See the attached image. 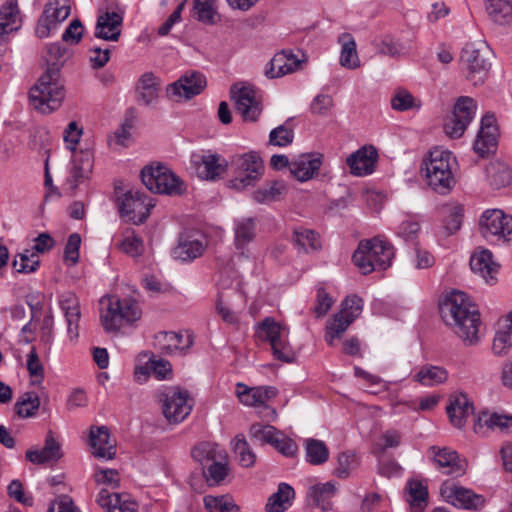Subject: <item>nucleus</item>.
I'll use <instances>...</instances> for the list:
<instances>
[{
	"label": "nucleus",
	"mask_w": 512,
	"mask_h": 512,
	"mask_svg": "<svg viewBox=\"0 0 512 512\" xmlns=\"http://www.w3.org/2000/svg\"><path fill=\"white\" fill-rule=\"evenodd\" d=\"M47 54V69L29 92L31 104L43 114L56 110L64 99L65 89L60 71L67 59L68 51L57 42L47 46Z\"/></svg>",
	"instance_id": "nucleus-1"
},
{
	"label": "nucleus",
	"mask_w": 512,
	"mask_h": 512,
	"mask_svg": "<svg viewBox=\"0 0 512 512\" xmlns=\"http://www.w3.org/2000/svg\"><path fill=\"white\" fill-rule=\"evenodd\" d=\"M439 310L445 324L450 326L466 345L472 346L479 341L480 313L466 293L452 291L446 295Z\"/></svg>",
	"instance_id": "nucleus-2"
},
{
	"label": "nucleus",
	"mask_w": 512,
	"mask_h": 512,
	"mask_svg": "<svg viewBox=\"0 0 512 512\" xmlns=\"http://www.w3.org/2000/svg\"><path fill=\"white\" fill-rule=\"evenodd\" d=\"M455 164L456 158L450 151L436 147L424 157L420 170L430 188L437 193L446 194L456 183L453 174Z\"/></svg>",
	"instance_id": "nucleus-3"
},
{
	"label": "nucleus",
	"mask_w": 512,
	"mask_h": 512,
	"mask_svg": "<svg viewBox=\"0 0 512 512\" xmlns=\"http://www.w3.org/2000/svg\"><path fill=\"white\" fill-rule=\"evenodd\" d=\"M492 51L484 41L466 43L460 60L466 70V78L473 85L484 83L491 68Z\"/></svg>",
	"instance_id": "nucleus-4"
},
{
	"label": "nucleus",
	"mask_w": 512,
	"mask_h": 512,
	"mask_svg": "<svg viewBox=\"0 0 512 512\" xmlns=\"http://www.w3.org/2000/svg\"><path fill=\"white\" fill-rule=\"evenodd\" d=\"M229 166L233 172V178L227 182V185L236 190L255 185L264 172L263 161L256 152L233 156Z\"/></svg>",
	"instance_id": "nucleus-5"
},
{
	"label": "nucleus",
	"mask_w": 512,
	"mask_h": 512,
	"mask_svg": "<svg viewBox=\"0 0 512 512\" xmlns=\"http://www.w3.org/2000/svg\"><path fill=\"white\" fill-rule=\"evenodd\" d=\"M142 183L154 193L179 196L186 191L184 181L166 166H147L141 171Z\"/></svg>",
	"instance_id": "nucleus-6"
},
{
	"label": "nucleus",
	"mask_w": 512,
	"mask_h": 512,
	"mask_svg": "<svg viewBox=\"0 0 512 512\" xmlns=\"http://www.w3.org/2000/svg\"><path fill=\"white\" fill-rule=\"evenodd\" d=\"M287 336L286 328L272 317L264 318L256 329V337L270 343L273 355L277 360L291 363L294 361L295 355Z\"/></svg>",
	"instance_id": "nucleus-7"
},
{
	"label": "nucleus",
	"mask_w": 512,
	"mask_h": 512,
	"mask_svg": "<svg viewBox=\"0 0 512 512\" xmlns=\"http://www.w3.org/2000/svg\"><path fill=\"white\" fill-rule=\"evenodd\" d=\"M141 317L138 303L132 298L109 297L106 312L100 316L101 323L107 332L118 331L124 322L131 323Z\"/></svg>",
	"instance_id": "nucleus-8"
},
{
	"label": "nucleus",
	"mask_w": 512,
	"mask_h": 512,
	"mask_svg": "<svg viewBox=\"0 0 512 512\" xmlns=\"http://www.w3.org/2000/svg\"><path fill=\"white\" fill-rule=\"evenodd\" d=\"M363 308V300L358 295L352 294L345 298L342 308L334 314L326 323L325 341L329 346L335 345V340L340 339L348 327L354 322Z\"/></svg>",
	"instance_id": "nucleus-9"
},
{
	"label": "nucleus",
	"mask_w": 512,
	"mask_h": 512,
	"mask_svg": "<svg viewBox=\"0 0 512 512\" xmlns=\"http://www.w3.org/2000/svg\"><path fill=\"white\" fill-rule=\"evenodd\" d=\"M479 231L488 241L512 244V216L500 209L483 212L479 220Z\"/></svg>",
	"instance_id": "nucleus-10"
},
{
	"label": "nucleus",
	"mask_w": 512,
	"mask_h": 512,
	"mask_svg": "<svg viewBox=\"0 0 512 512\" xmlns=\"http://www.w3.org/2000/svg\"><path fill=\"white\" fill-rule=\"evenodd\" d=\"M230 97L235 101L236 110L245 121L255 122L262 112L261 97L253 86L235 83L230 88Z\"/></svg>",
	"instance_id": "nucleus-11"
},
{
	"label": "nucleus",
	"mask_w": 512,
	"mask_h": 512,
	"mask_svg": "<svg viewBox=\"0 0 512 512\" xmlns=\"http://www.w3.org/2000/svg\"><path fill=\"white\" fill-rule=\"evenodd\" d=\"M477 109L476 101L469 96L457 99L452 116L444 123L445 133L450 138H460L474 119Z\"/></svg>",
	"instance_id": "nucleus-12"
},
{
	"label": "nucleus",
	"mask_w": 512,
	"mask_h": 512,
	"mask_svg": "<svg viewBox=\"0 0 512 512\" xmlns=\"http://www.w3.org/2000/svg\"><path fill=\"white\" fill-rule=\"evenodd\" d=\"M154 205L146 202L144 193L138 190H129L118 198V208L122 216H127L134 224H142L150 215Z\"/></svg>",
	"instance_id": "nucleus-13"
},
{
	"label": "nucleus",
	"mask_w": 512,
	"mask_h": 512,
	"mask_svg": "<svg viewBox=\"0 0 512 512\" xmlns=\"http://www.w3.org/2000/svg\"><path fill=\"white\" fill-rule=\"evenodd\" d=\"M71 7L69 0H49L39 17L36 25V34L39 38L49 36L51 30L68 18Z\"/></svg>",
	"instance_id": "nucleus-14"
},
{
	"label": "nucleus",
	"mask_w": 512,
	"mask_h": 512,
	"mask_svg": "<svg viewBox=\"0 0 512 512\" xmlns=\"http://www.w3.org/2000/svg\"><path fill=\"white\" fill-rule=\"evenodd\" d=\"M191 164L201 179L211 181L220 179L229 167V162L224 157L210 151L193 153Z\"/></svg>",
	"instance_id": "nucleus-15"
},
{
	"label": "nucleus",
	"mask_w": 512,
	"mask_h": 512,
	"mask_svg": "<svg viewBox=\"0 0 512 512\" xmlns=\"http://www.w3.org/2000/svg\"><path fill=\"white\" fill-rule=\"evenodd\" d=\"M188 398V392L178 387L170 388L164 394L162 410L169 423H180L190 414L192 404L188 402Z\"/></svg>",
	"instance_id": "nucleus-16"
},
{
	"label": "nucleus",
	"mask_w": 512,
	"mask_h": 512,
	"mask_svg": "<svg viewBox=\"0 0 512 512\" xmlns=\"http://www.w3.org/2000/svg\"><path fill=\"white\" fill-rule=\"evenodd\" d=\"M205 76L198 71H188L177 81L169 84L166 88L167 96L173 100L181 98L191 99L199 95L206 87Z\"/></svg>",
	"instance_id": "nucleus-17"
},
{
	"label": "nucleus",
	"mask_w": 512,
	"mask_h": 512,
	"mask_svg": "<svg viewBox=\"0 0 512 512\" xmlns=\"http://www.w3.org/2000/svg\"><path fill=\"white\" fill-rule=\"evenodd\" d=\"M207 248V242L203 235L187 231L180 234L177 246L173 249L172 255L175 259L182 261H193L202 256Z\"/></svg>",
	"instance_id": "nucleus-18"
},
{
	"label": "nucleus",
	"mask_w": 512,
	"mask_h": 512,
	"mask_svg": "<svg viewBox=\"0 0 512 512\" xmlns=\"http://www.w3.org/2000/svg\"><path fill=\"white\" fill-rule=\"evenodd\" d=\"M236 394L239 401L244 405L261 407L264 410H270L273 416L276 415L275 409L267 405V402L278 394V390L275 387L259 386L249 388L242 383H238Z\"/></svg>",
	"instance_id": "nucleus-19"
},
{
	"label": "nucleus",
	"mask_w": 512,
	"mask_h": 512,
	"mask_svg": "<svg viewBox=\"0 0 512 512\" xmlns=\"http://www.w3.org/2000/svg\"><path fill=\"white\" fill-rule=\"evenodd\" d=\"M441 494L454 506L464 509L478 510L484 506L485 499L482 495L475 494L472 490L445 483L441 487Z\"/></svg>",
	"instance_id": "nucleus-20"
},
{
	"label": "nucleus",
	"mask_w": 512,
	"mask_h": 512,
	"mask_svg": "<svg viewBox=\"0 0 512 512\" xmlns=\"http://www.w3.org/2000/svg\"><path fill=\"white\" fill-rule=\"evenodd\" d=\"M378 159V152L372 145H366L350 154L346 164L354 176H365L372 174Z\"/></svg>",
	"instance_id": "nucleus-21"
},
{
	"label": "nucleus",
	"mask_w": 512,
	"mask_h": 512,
	"mask_svg": "<svg viewBox=\"0 0 512 512\" xmlns=\"http://www.w3.org/2000/svg\"><path fill=\"white\" fill-rule=\"evenodd\" d=\"M433 454V461L443 473L453 476H461L466 471L465 460L460 459L458 453L450 448H438L432 446L429 449Z\"/></svg>",
	"instance_id": "nucleus-22"
},
{
	"label": "nucleus",
	"mask_w": 512,
	"mask_h": 512,
	"mask_svg": "<svg viewBox=\"0 0 512 512\" xmlns=\"http://www.w3.org/2000/svg\"><path fill=\"white\" fill-rule=\"evenodd\" d=\"M96 503L106 512H136L137 504L124 493L112 492L102 488L97 496Z\"/></svg>",
	"instance_id": "nucleus-23"
},
{
	"label": "nucleus",
	"mask_w": 512,
	"mask_h": 512,
	"mask_svg": "<svg viewBox=\"0 0 512 512\" xmlns=\"http://www.w3.org/2000/svg\"><path fill=\"white\" fill-rule=\"evenodd\" d=\"M93 163V153L90 150L74 152L70 177L67 178V183L72 190H75L80 183L90 177Z\"/></svg>",
	"instance_id": "nucleus-24"
},
{
	"label": "nucleus",
	"mask_w": 512,
	"mask_h": 512,
	"mask_svg": "<svg viewBox=\"0 0 512 512\" xmlns=\"http://www.w3.org/2000/svg\"><path fill=\"white\" fill-rule=\"evenodd\" d=\"M301 61L291 52L283 50L276 53L265 68V76L269 79L279 78L295 72Z\"/></svg>",
	"instance_id": "nucleus-25"
},
{
	"label": "nucleus",
	"mask_w": 512,
	"mask_h": 512,
	"mask_svg": "<svg viewBox=\"0 0 512 512\" xmlns=\"http://www.w3.org/2000/svg\"><path fill=\"white\" fill-rule=\"evenodd\" d=\"M60 307L66 319L68 337L71 341H74L79 336L81 317L79 299L71 292L65 293L60 298Z\"/></svg>",
	"instance_id": "nucleus-26"
},
{
	"label": "nucleus",
	"mask_w": 512,
	"mask_h": 512,
	"mask_svg": "<svg viewBox=\"0 0 512 512\" xmlns=\"http://www.w3.org/2000/svg\"><path fill=\"white\" fill-rule=\"evenodd\" d=\"M63 456L61 445L54 437L52 431H48L45 438V445L41 450H27L25 457L27 461L41 465L49 462H57Z\"/></svg>",
	"instance_id": "nucleus-27"
},
{
	"label": "nucleus",
	"mask_w": 512,
	"mask_h": 512,
	"mask_svg": "<svg viewBox=\"0 0 512 512\" xmlns=\"http://www.w3.org/2000/svg\"><path fill=\"white\" fill-rule=\"evenodd\" d=\"M123 17L117 12H105L98 16L95 37L106 41H117L121 35Z\"/></svg>",
	"instance_id": "nucleus-28"
},
{
	"label": "nucleus",
	"mask_w": 512,
	"mask_h": 512,
	"mask_svg": "<svg viewBox=\"0 0 512 512\" xmlns=\"http://www.w3.org/2000/svg\"><path fill=\"white\" fill-rule=\"evenodd\" d=\"M322 165V156L314 154H302L291 161L290 173L299 181L311 179Z\"/></svg>",
	"instance_id": "nucleus-29"
},
{
	"label": "nucleus",
	"mask_w": 512,
	"mask_h": 512,
	"mask_svg": "<svg viewBox=\"0 0 512 512\" xmlns=\"http://www.w3.org/2000/svg\"><path fill=\"white\" fill-rule=\"evenodd\" d=\"M160 84V79L153 72L142 74L135 86L138 104L149 106L154 103L159 96Z\"/></svg>",
	"instance_id": "nucleus-30"
},
{
	"label": "nucleus",
	"mask_w": 512,
	"mask_h": 512,
	"mask_svg": "<svg viewBox=\"0 0 512 512\" xmlns=\"http://www.w3.org/2000/svg\"><path fill=\"white\" fill-rule=\"evenodd\" d=\"M256 236V224L253 218H242L234 222V246L240 255L248 258V245Z\"/></svg>",
	"instance_id": "nucleus-31"
},
{
	"label": "nucleus",
	"mask_w": 512,
	"mask_h": 512,
	"mask_svg": "<svg viewBox=\"0 0 512 512\" xmlns=\"http://www.w3.org/2000/svg\"><path fill=\"white\" fill-rule=\"evenodd\" d=\"M470 267L473 272L481 275L486 282L493 284L495 274L498 272L499 265L493 261V254L488 249H482L474 253L470 259Z\"/></svg>",
	"instance_id": "nucleus-32"
},
{
	"label": "nucleus",
	"mask_w": 512,
	"mask_h": 512,
	"mask_svg": "<svg viewBox=\"0 0 512 512\" xmlns=\"http://www.w3.org/2000/svg\"><path fill=\"white\" fill-rule=\"evenodd\" d=\"M446 411L452 425L462 428L466 419L473 414L474 407L465 394H459L450 399Z\"/></svg>",
	"instance_id": "nucleus-33"
},
{
	"label": "nucleus",
	"mask_w": 512,
	"mask_h": 512,
	"mask_svg": "<svg viewBox=\"0 0 512 512\" xmlns=\"http://www.w3.org/2000/svg\"><path fill=\"white\" fill-rule=\"evenodd\" d=\"M336 487L332 482L316 484L309 488L307 499L310 504L320 508L322 511L332 509V498L335 496Z\"/></svg>",
	"instance_id": "nucleus-34"
},
{
	"label": "nucleus",
	"mask_w": 512,
	"mask_h": 512,
	"mask_svg": "<svg viewBox=\"0 0 512 512\" xmlns=\"http://www.w3.org/2000/svg\"><path fill=\"white\" fill-rule=\"evenodd\" d=\"M90 445L93 448V454L98 458L113 459L116 450L110 443V435L107 427L100 426L96 430L91 429Z\"/></svg>",
	"instance_id": "nucleus-35"
},
{
	"label": "nucleus",
	"mask_w": 512,
	"mask_h": 512,
	"mask_svg": "<svg viewBox=\"0 0 512 512\" xmlns=\"http://www.w3.org/2000/svg\"><path fill=\"white\" fill-rule=\"evenodd\" d=\"M21 26L20 11L17 0H9L0 9V42L4 36Z\"/></svg>",
	"instance_id": "nucleus-36"
},
{
	"label": "nucleus",
	"mask_w": 512,
	"mask_h": 512,
	"mask_svg": "<svg viewBox=\"0 0 512 512\" xmlns=\"http://www.w3.org/2000/svg\"><path fill=\"white\" fill-rule=\"evenodd\" d=\"M155 342L161 353L167 355H172L179 350L183 351L189 348L193 343L190 336H187L185 345H182L183 335L181 333L172 331L159 332L155 336Z\"/></svg>",
	"instance_id": "nucleus-37"
},
{
	"label": "nucleus",
	"mask_w": 512,
	"mask_h": 512,
	"mask_svg": "<svg viewBox=\"0 0 512 512\" xmlns=\"http://www.w3.org/2000/svg\"><path fill=\"white\" fill-rule=\"evenodd\" d=\"M484 426L491 430L498 429L501 432H509L512 430V416L483 412L474 424L475 433L484 434Z\"/></svg>",
	"instance_id": "nucleus-38"
},
{
	"label": "nucleus",
	"mask_w": 512,
	"mask_h": 512,
	"mask_svg": "<svg viewBox=\"0 0 512 512\" xmlns=\"http://www.w3.org/2000/svg\"><path fill=\"white\" fill-rule=\"evenodd\" d=\"M191 456L203 469L217 459H226L225 451L220 449L218 444L211 442H201L195 445Z\"/></svg>",
	"instance_id": "nucleus-39"
},
{
	"label": "nucleus",
	"mask_w": 512,
	"mask_h": 512,
	"mask_svg": "<svg viewBox=\"0 0 512 512\" xmlns=\"http://www.w3.org/2000/svg\"><path fill=\"white\" fill-rule=\"evenodd\" d=\"M363 241L364 243H369V253L370 256L373 257L376 265L382 269H386L388 266H390L391 260L394 256V248L389 242L379 237H374L371 240Z\"/></svg>",
	"instance_id": "nucleus-40"
},
{
	"label": "nucleus",
	"mask_w": 512,
	"mask_h": 512,
	"mask_svg": "<svg viewBox=\"0 0 512 512\" xmlns=\"http://www.w3.org/2000/svg\"><path fill=\"white\" fill-rule=\"evenodd\" d=\"M489 18L498 25H512V0H486Z\"/></svg>",
	"instance_id": "nucleus-41"
},
{
	"label": "nucleus",
	"mask_w": 512,
	"mask_h": 512,
	"mask_svg": "<svg viewBox=\"0 0 512 512\" xmlns=\"http://www.w3.org/2000/svg\"><path fill=\"white\" fill-rule=\"evenodd\" d=\"M295 491L287 483H280L278 489L269 498L265 506L266 512H284L291 506Z\"/></svg>",
	"instance_id": "nucleus-42"
},
{
	"label": "nucleus",
	"mask_w": 512,
	"mask_h": 512,
	"mask_svg": "<svg viewBox=\"0 0 512 512\" xmlns=\"http://www.w3.org/2000/svg\"><path fill=\"white\" fill-rule=\"evenodd\" d=\"M292 241L299 252L310 253L320 249L321 245L315 231L306 228H295Z\"/></svg>",
	"instance_id": "nucleus-43"
},
{
	"label": "nucleus",
	"mask_w": 512,
	"mask_h": 512,
	"mask_svg": "<svg viewBox=\"0 0 512 512\" xmlns=\"http://www.w3.org/2000/svg\"><path fill=\"white\" fill-rule=\"evenodd\" d=\"M341 43L340 64L347 69H356L360 66V60L356 50V43L349 33L339 36Z\"/></svg>",
	"instance_id": "nucleus-44"
},
{
	"label": "nucleus",
	"mask_w": 512,
	"mask_h": 512,
	"mask_svg": "<svg viewBox=\"0 0 512 512\" xmlns=\"http://www.w3.org/2000/svg\"><path fill=\"white\" fill-rule=\"evenodd\" d=\"M448 378L447 371L439 366L424 365L415 374L414 380L423 386H434L444 383Z\"/></svg>",
	"instance_id": "nucleus-45"
},
{
	"label": "nucleus",
	"mask_w": 512,
	"mask_h": 512,
	"mask_svg": "<svg viewBox=\"0 0 512 512\" xmlns=\"http://www.w3.org/2000/svg\"><path fill=\"white\" fill-rule=\"evenodd\" d=\"M486 172L490 185L495 189L506 187L512 182V170L504 163H491Z\"/></svg>",
	"instance_id": "nucleus-46"
},
{
	"label": "nucleus",
	"mask_w": 512,
	"mask_h": 512,
	"mask_svg": "<svg viewBox=\"0 0 512 512\" xmlns=\"http://www.w3.org/2000/svg\"><path fill=\"white\" fill-rule=\"evenodd\" d=\"M498 128L495 130L488 128H480L477 139L474 143V151L481 157H486L494 152L497 146Z\"/></svg>",
	"instance_id": "nucleus-47"
},
{
	"label": "nucleus",
	"mask_w": 512,
	"mask_h": 512,
	"mask_svg": "<svg viewBox=\"0 0 512 512\" xmlns=\"http://www.w3.org/2000/svg\"><path fill=\"white\" fill-rule=\"evenodd\" d=\"M287 192V186L283 181H272L256 190L252 197L255 202L263 204L277 201Z\"/></svg>",
	"instance_id": "nucleus-48"
},
{
	"label": "nucleus",
	"mask_w": 512,
	"mask_h": 512,
	"mask_svg": "<svg viewBox=\"0 0 512 512\" xmlns=\"http://www.w3.org/2000/svg\"><path fill=\"white\" fill-rule=\"evenodd\" d=\"M40 407V398L36 392L23 393L15 403V412L21 418H30L36 415Z\"/></svg>",
	"instance_id": "nucleus-49"
},
{
	"label": "nucleus",
	"mask_w": 512,
	"mask_h": 512,
	"mask_svg": "<svg viewBox=\"0 0 512 512\" xmlns=\"http://www.w3.org/2000/svg\"><path fill=\"white\" fill-rule=\"evenodd\" d=\"M306 460L312 465H321L329 458V450L326 444L318 439L305 440Z\"/></svg>",
	"instance_id": "nucleus-50"
},
{
	"label": "nucleus",
	"mask_w": 512,
	"mask_h": 512,
	"mask_svg": "<svg viewBox=\"0 0 512 512\" xmlns=\"http://www.w3.org/2000/svg\"><path fill=\"white\" fill-rule=\"evenodd\" d=\"M230 468L226 459H217L203 469V475L209 486L220 485L228 476Z\"/></svg>",
	"instance_id": "nucleus-51"
},
{
	"label": "nucleus",
	"mask_w": 512,
	"mask_h": 512,
	"mask_svg": "<svg viewBox=\"0 0 512 512\" xmlns=\"http://www.w3.org/2000/svg\"><path fill=\"white\" fill-rule=\"evenodd\" d=\"M205 509L208 512H238L239 507L234 503L229 494L206 495L203 499Z\"/></svg>",
	"instance_id": "nucleus-52"
},
{
	"label": "nucleus",
	"mask_w": 512,
	"mask_h": 512,
	"mask_svg": "<svg viewBox=\"0 0 512 512\" xmlns=\"http://www.w3.org/2000/svg\"><path fill=\"white\" fill-rule=\"evenodd\" d=\"M249 434L251 440L260 445H273L277 436H281V433L274 426L262 425L260 423L252 424L249 430Z\"/></svg>",
	"instance_id": "nucleus-53"
},
{
	"label": "nucleus",
	"mask_w": 512,
	"mask_h": 512,
	"mask_svg": "<svg viewBox=\"0 0 512 512\" xmlns=\"http://www.w3.org/2000/svg\"><path fill=\"white\" fill-rule=\"evenodd\" d=\"M234 452L238 457L239 464L244 468L254 466L256 454L252 451L249 443L243 435H237L233 441Z\"/></svg>",
	"instance_id": "nucleus-54"
},
{
	"label": "nucleus",
	"mask_w": 512,
	"mask_h": 512,
	"mask_svg": "<svg viewBox=\"0 0 512 512\" xmlns=\"http://www.w3.org/2000/svg\"><path fill=\"white\" fill-rule=\"evenodd\" d=\"M368 244L369 243H364L363 240L360 241L352 256L353 263L364 275L371 273L376 265L373 257L370 256Z\"/></svg>",
	"instance_id": "nucleus-55"
},
{
	"label": "nucleus",
	"mask_w": 512,
	"mask_h": 512,
	"mask_svg": "<svg viewBox=\"0 0 512 512\" xmlns=\"http://www.w3.org/2000/svg\"><path fill=\"white\" fill-rule=\"evenodd\" d=\"M193 13L198 21L205 24H214L217 15L215 0H194Z\"/></svg>",
	"instance_id": "nucleus-56"
},
{
	"label": "nucleus",
	"mask_w": 512,
	"mask_h": 512,
	"mask_svg": "<svg viewBox=\"0 0 512 512\" xmlns=\"http://www.w3.org/2000/svg\"><path fill=\"white\" fill-rule=\"evenodd\" d=\"M19 260L14 259L12 262L13 268L18 273H32L37 270L40 265L39 256L32 250L26 249L20 253Z\"/></svg>",
	"instance_id": "nucleus-57"
},
{
	"label": "nucleus",
	"mask_w": 512,
	"mask_h": 512,
	"mask_svg": "<svg viewBox=\"0 0 512 512\" xmlns=\"http://www.w3.org/2000/svg\"><path fill=\"white\" fill-rule=\"evenodd\" d=\"M409 493V502L413 507H422L427 503L428 489L427 486L419 480H410L407 483Z\"/></svg>",
	"instance_id": "nucleus-58"
},
{
	"label": "nucleus",
	"mask_w": 512,
	"mask_h": 512,
	"mask_svg": "<svg viewBox=\"0 0 512 512\" xmlns=\"http://www.w3.org/2000/svg\"><path fill=\"white\" fill-rule=\"evenodd\" d=\"M391 106L397 111H407L420 108L421 102L407 90H399L392 97Z\"/></svg>",
	"instance_id": "nucleus-59"
},
{
	"label": "nucleus",
	"mask_w": 512,
	"mask_h": 512,
	"mask_svg": "<svg viewBox=\"0 0 512 512\" xmlns=\"http://www.w3.org/2000/svg\"><path fill=\"white\" fill-rule=\"evenodd\" d=\"M27 370L32 378V385H38L42 382L44 378V368L34 347L27 355Z\"/></svg>",
	"instance_id": "nucleus-60"
},
{
	"label": "nucleus",
	"mask_w": 512,
	"mask_h": 512,
	"mask_svg": "<svg viewBox=\"0 0 512 512\" xmlns=\"http://www.w3.org/2000/svg\"><path fill=\"white\" fill-rule=\"evenodd\" d=\"M294 140V131L285 125H280L269 134V143L273 146L286 147Z\"/></svg>",
	"instance_id": "nucleus-61"
},
{
	"label": "nucleus",
	"mask_w": 512,
	"mask_h": 512,
	"mask_svg": "<svg viewBox=\"0 0 512 512\" xmlns=\"http://www.w3.org/2000/svg\"><path fill=\"white\" fill-rule=\"evenodd\" d=\"M122 251L131 257L141 256L144 252L143 240L134 232L128 233L120 245Z\"/></svg>",
	"instance_id": "nucleus-62"
},
{
	"label": "nucleus",
	"mask_w": 512,
	"mask_h": 512,
	"mask_svg": "<svg viewBox=\"0 0 512 512\" xmlns=\"http://www.w3.org/2000/svg\"><path fill=\"white\" fill-rule=\"evenodd\" d=\"M512 346L511 333L509 330L498 331L494 337L492 351L496 356L506 355Z\"/></svg>",
	"instance_id": "nucleus-63"
},
{
	"label": "nucleus",
	"mask_w": 512,
	"mask_h": 512,
	"mask_svg": "<svg viewBox=\"0 0 512 512\" xmlns=\"http://www.w3.org/2000/svg\"><path fill=\"white\" fill-rule=\"evenodd\" d=\"M405 47L390 35L384 36L378 43V52L382 55L395 57L404 51Z\"/></svg>",
	"instance_id": "nucleus-64"
}]
</instances>
